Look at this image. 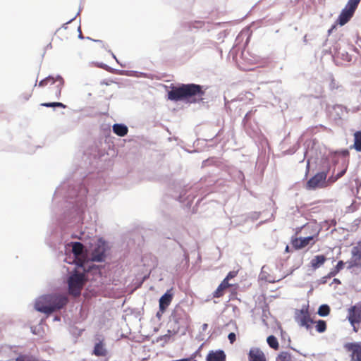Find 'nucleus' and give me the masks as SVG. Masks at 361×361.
<instances>
[{
	"label": "nucleus",
	"instance_id": "1",
	"mask_svg": "<svg viewBox=\"0 0 361 361\" xmlns=\"http://www.w3.org/2000/svg\"><path fill=\"white\" fill-rule=\"evenodd\" d=\"M204 92L200 85L193 83L182 84L178 87H172L171 90L168 92V99L171 101H180L185 100L189 102H195L198 97L199 99H202V96Z\"/></svg>",
	"mask_w": 361,
	"mask_h": 361
},
{
	"label": "nucleus",
	"instance_id": "2",
	"mask_svg": "<svg viewBox=\"0 0 361 361\" xmlns=\"http://www.w3.org/2000/svg\"><path fill=\"white\" fill-rule=\"evenodd\" d=\"M68 302L65 295L59 294H49L41 296L35 304V308L40 312L47 314L63 308Z\"/></svg>",
	"mask_w": 361,
	"mask_h": 361
},
{
	"label": "nucleus",
	"instance_id": "3",
	"mask_svg": "<svg viewBox=\"0 0 361 361\" xmlns=\"http://www.w3.org/2000/svg\"><path fill=\"white\" fill-rule=\"evenodd\" d=\"M85 282V273L75 270L68 280L69 293L75 297L80 295Z\"/></svg>",
	"mask_w": 361,
	"mask_h": 361
},
{
	"label": "nucleus",
	"instance_id": "4",
	"mask_svg": "<svg viewBox=\"0 0 361 361\" xmlns=\"http://www.w3.org/2000/svg\"><path fill=\"white\" fill-rule=\"evenodd\" d=\"M49 85V94L56 99H59L61 94V89L63 85V80L61 77L54 79L53 77H47L41 80L39 83V87H44Z\"/></svg>",
	"mask_w": 361,
	"mask_h": 361
},
{
	"label": "nucleus",
	"instance_id": "5",
	"mask_svg": "<svg viewBox=\"0 0 361 361\" xmlns=\"http://www.w3.org/2000/svg\"><path fill=\"white\" fill-rule=\"evenodd\" d=\"M347 319L353 327V331L357 333L361 324V302L351 305L347 310Z\"/></svg>",
	"mask_w": 361,
	"mask_h": 361
},
{
	"label": "nucleus",
	"instance_id": "6",
	"mask_svg": "<svg viewBox=\"0 0 361 361\" xmlns=\"http://www.w3.org/2000/svg\"><path fill=\"white\" fill-rule=\"evenodd\" d=\"M327 175L328 171L317 173L307 182L306 188L309 190H314L316 188H324L328 187V183H326Z\"/></svg>",
	"mask_w": 361,
	"mask_h": 361
},
{
	"label": "nucleus",
	"instance_id": "7",
	"mask_svg": "<svg viewBox=\"0 0 361 361\" xmlns=\"http://www.w3.org/2000/svg\"><path fill=\"white\" fill-rule=\"evenodd\" d=\"M295 319L300 326L305 327L307 330L310 329L314 323L307 308L297 310L295 313Z\"/></svg>",
	"mask_w": 361,
	"mask_h": 361
},
{
	"label": "nucleus",
	"instance_id": "8",
	"mask_svg": "<svg viewBox=\"0 0 361 361\" xmlns=\"http://www.w3.org/2000/svg\"><path fill=\"white\" fill-rule=\"evenodd\" d=\"M344 349L349 354L350 361H361V342L346 343Z\"/></svg>",
	"mask_w": 361,
	"mask_h": 361
},
{
	"label": "nucleus",
	"instance_id": "9",
	"mask_svg": "<svg viewBox=\"0 0 361 361\" xmlns=\"http://www.w3.org/2000/svg\"><path fill=\"white\" fill-rule=\"evenodd\" d=\"M318 234L305 238H293L291 245L295 250L302 249L307 245H313L317 240Z\"/></svg>",
	"mask_w": 361,
	"mask_h": 361
},
{
	"label": "nucleus",
	"instance_id": "10",
	"mask_svg": "<svg viewBox=\"0 0 361 361\" xmlns=\"http://www.w3.org/2000/svg\"><path fill=\"white\" fill-rule=\"evenodd\" d=\"M106 245L104 241L99 240L93 249L91 259L93 262H103L106 257Z\"/></svg>",
	"mask_w": 361,
	"mask_h": 361
},
{
	"label": "nucleus",
	"instance_id": "11",
	"mask_svg": "<svg viewBox=\"0 0 361 361\" xmlns=\"http://www.w3.org/2000/svg\"><path fill=\"white\" fill-rule=\"evenodd\" d=\"M352 256L347 262L348 268L361 267V245H357L352 248Z\"/></svg>",
	"mask_w": 361,
	"mask_h": 361
},
{
	"label": "nucleus",
	"instance_id": "12",
	"mask_svg": "<svg viewBox=\"0 0 361 361\" xmlns=\"http://www.w3.org/2000/svg\"><path fill=\"white\" fill-rule=\"evenodd\" d=\"M83 249L84 246L81 243L79 242H74L72 243V251L74 254L75 258L78 259L77 264L82 267L85 270V260L82 259L81 257H82L83 254Z\"/></svg>",
	"mask_w": 361,
	"mask_h": 361
},
{
	"label": "nucleus",
	"instance_id": "13",
	"mask_svg": "<svg viewBox=\"0 0 361 361\" xmlns=\"http://www.w3.org/2000/svg\"><path fill=\"white\" fill-rule=\"evenodd\" d=\"M248 361H267L264 353L258 348H252L248 353Z\"/></svg>",
	"mask_w": 361,
	"mask_h": 361
},
{
	"label": "nucleus",
	"instance_id": "14",
	"mask_svg": "<svg viewBox=\"0 0 361 361\" xmlns=\"http://www.w3.org/2000/svg\"><path fill=\"white\" fill-rule=\"evenodd\" d=\"M173 299V295L168 290L159 299V310L164 312L168 306L171 304Z\"/></svg>",
	"mask_w": 361,
	"mask_h": 361
},
{
	"label": "nucleus",
	"instance_id": "15",
	"mask_svg": "<svg viewBox=\"0 0 361 361\" xmlns=\"http://www.w3.org/2000/svg\"><path fill=\"white\" fill-rule=\"evenodd\" d=\"M207 361H226V355L223 350L210 351L206 357Z\"/></svg>",
	"mask_w": 361,
	"mask_h": 361
},
{
	"label": "nucleus",
	"instance_id": "16",
	"mask_svg": "<svg viewBox=\"0 0 361 361\" xmlns=\"http://www.w3.org/2000/svg\"><path fill=\"white\" fill-rule=\"evenodd\" d=\"M354 13L350 11V10L347 9L346 8H344L341 14L339 15L337 23L340 25H344L345 23H347L350 18L353 17Z\"/></svg>",
	"mask_w": 361,
	"mask_h": 361
},
{
	"label": "nucleus",
	"instance_id": "17",
	"mask_svg": "<svg viewBox=\"0 0 361 361\" xmlns=\"http://www.w3.org/2000/svg\"><path fill=\"white\" fill-rule=\"evenodd\" d=\"M108 351L105 348L103 341H100L94 345L92 354L97 357H105L107 355Z\"/></svg>",
	"mask_w": 361,
	"mask_h": 361
},
{
	"label": "nucleus",
	"instance_id": "18",
	"mask_svg": "<svg viewBox=\"0 0 361 361\" xmlns=\"http://www.w3.org/2000/svg\"><path fill=\"white\" fill-rule=\"evenodd\" d=\"M326 260L324 255H317L312 259L310 262L311 267L313 269H317L320 267Z\"/></svg>",
	"mask_w": 361,
	"mask_h": 361
},
{
	"label": "nucleus",
	"instance_id": "19",
	"mask_svg": "<svg viewBox=\"0 0 361 361\" xmlns=\"http://www.w3.org/2000/svg\"><path fill=\"white\" fill-rule=\"evenodd\" d=\"M113 131L117 135L123 137L127 135L128 130L127 126H126L125 125L114 124L113 126Z\"/></svg>",
	"mask_w": 361,
	"mask_h": 361
},
{
	"label": "nucleus",
	"instance_id": "20",
	"mask_svg": "<svg viewBox=\"0 0 361 361\" xmlns=\"http://www.w3.org/2000/svg\"><path fill=\"white\" fill-rule=\"evenodd\" d=\"M182 316H184L185 319L188 318V315L185 313L184 310L180 307L175 309L173 314V317L174 318L176 322L179 323V319Z\"/></svg>",
	"mask_w": 361,
	"mask_h": 361
},
{
	"label": "nucleus",
	"instance_id": "21",
	"mask_svg": "<svg viewBox=\"0 0 361 361\" xmlns=\"http://www.w3.org/2000/svg\"><path fill=\"white\" fill-rule=\"evenodd\" d=\"M344 267V262L343 261H339L336 266L332 269V270L328 274L327 278H331L335 276L341 269H343Z\"/></svg>",
	"mask_w": 361,
	"mask_h": 361
},
{
	"label": "nucleus",
	"instance_id": "22",
	"mask_svg": "<svg viewBox=\"0 0 361 361\" xmlns=\"http://www.w3.org/2000/svg\"><path fill=\"white\" fill-rule=\"evenodd\" d=\"M353 147L357 152H361V131H357L354 133Z\"/></svg>",
	"mask_w": 361,
	"mask_h": 361
},
{
	"label": "nucleus",
	"instance_id": "23",
	"mask_svg": "<svg viewBox=\"0 0 361 361\" xmlns=\"http://www.w3.org/2000/svg\"><path fill=\"white\" fill-rule=\"evenodd\" d=\"M278 361H293V355L286 351L280 353L277 357Z\"/></svg>",
	"mask_w": 361,
	"mask_h": 361
},
{
	"label": "nucleus",
	"instance_id": "24",
	"mask_svg": "<svg viewBox=\"0 0 361 361\" xmlns=\"http://www.w3.org/2000/svg\"><path fill=\"white\" fill-rule=\"evenodd\" d=\"M361 0H348L345 8L355 13Z\"/></svg>",
	"mask_w": 361,
	"mask_h": 361
},
{
	"label": "nucleus",
	"instance_id": "25",
	"mask_svg": "<svg viewBox=\"0 0 361 361\" xmlns=\"http://www.w3.org/2000/svg\"><path fill=\"white\" fill-rule=\"evenodd\" d=\"M267 341V343L269 344V345L271 348H273L274 350H277L279 348V342L274 336L271 335V336H268Z\"/></svg>",
	"mask_w": 361,
	"mask_h": 361
},
{
	"label": "nucleus",
	"instance_id": "26",
	"mask_svg": "<svg viewBox=\"0 0 361 361\" xmlns=\"http://www.w3.org/2000/svg\"><path fill=\"white\" fill-rule=\"evenodd\" d=\"M318 314L321 317H326L330 313V307L327 305H322L317 312Z\"/></svg>",
	"mask_w": 361,
	"mask_h": 361
},
{
	"label": "nucleus",
	"instance_id": "27",
	"mask_svg": "<svg viewBox=\"0 0 361 361\" xmlns=\"http://www.w3.org/2000/svg\"><path fill=\"white\" fill-rule=\"evenodd\" d=\"M316 330L319 333H323L326 330V323L324 320H319L316 322Z\"/></svg>",
	"mask_w": 361,
	"mask_h": 361
},
{
	"label": "nucleus",
	"instance_id": "28",
	"mask_svg": "<svg viewBox=\"0 0 361 361\" xmlns=\"http://www.w3.org/2000/svg\"><path fill=\"white\" fill-rule=\"evenodd\" d=\"M41 106H45V107H61L63 109H65L66 106L61 102H45L42 103Z\"/></svg>",
	"mask_w": 361,
	"mask_h": 361
},
{
	"label": "nucleus",
	"instance_id": "29",
	"mask_svg": "<svg viewBox=\"0 0 361 361\" xmlns=\"http://www.w3.org/2000/svg\"><path fill=\"white\" fill-rule=\"evenodd\" d=\"M226 290L224 287H222L221 285L218 286L216 290L214 292L213 296L214 298H220L224 295V291Z\"/></svg>",
	"mask_w": 361,
	"mask_h": 361
},
{
	"label": "nucleus",
	"instance_id": "30",
	"mask_svg": "<svg viewBox=\"0 0 361 361\" xmlns=\"http://www.w3.org/2000/svg\"><path fill=\"white\" fill-rule=\"evenodd\" d=\"M338 178L336 177V176H331L328 179H326V183H328V186L331 185L334 183H335Z\"/></svg>",
	"mask_w": 361,
	"mask_h": 361
},
{
	"label": "nucleus",
	"instance_id": "31",
	"mask_svg": "<svg viewBox=\"0 0 361 361\" xmlns=\"http://www.w3.org/2000/svg\"><path fill=\"white\" fill-rule=\"evenodd\" d=\"M32 94V91L31 90V91H30L28 92H25V93L22 94H21V97L25 101H27V100H28L31 97Z\"/></svg>",
	"mask_w": 361,
	"mask_h": 361
},
{
	"label": "nucleus",
	"instance_id": "32",
	"mask_svg": "<svg viewBox=\"0 0 361 361\" xmlns=\"http://www.w3.org/2000/svg\"><path fill=\"white\" fill-rule=\"evenodd\" d=\"M228 338L231 344H233L235 340H236V336L235 334L233 332H231L228 334Z\"/></svg>",
	"mask_w": 361,
	"mask_h": 361
},
{
	"label": "nucleus",
	"instance_id": "33",
	"mask_svg": "<svg viewBox=\"0 0 361 361\" xmlns=\"http://www.w3.org/2000/svg\"><path fill=\"white\" fill-rule=\"evenodd\" d=\"M220 285L224 287L225 289L229 288L231 286V284L228 283V280H226V278H225L222 282L220 283Z\"/></svg>",
	"mask_w": 361,
	"mask_h": 361
},
{
	"label": "nucleus",
	"instance_id": "34",
	"mask_svg": "<svg viewBox=\"0 0 361 361\" xmlns=\"http://www.w3.org/2000/svg\"><path fill=\"white\" fill-rule=\"evenodd\" d=\"M236 275H237V271H230L226 277V280L229 281L230 279L236 276Z\"/></svg>",
	"mask_w": 361,
	"mask_h": 361
},
{
	"label": "nucleus",
	"instance_id": "35",
	"mask_svg": "<svg viewBox=\"0 0 361 361\" xmlns=\"http://www.w3.org/2000/svg\"><path fill=\"white\" fill-rule=\"evenodd\" d=\"M345 172H346V169H344L338 173L336 176L339 179L340 178H341L345 173Z\"/></svg>",
	"mask_w": 361,
	"mask_h": 361
},
{
	"label": "nucleus",
	"instance_id": "36",
	"mask_svg": "<svg viewBox=\"0 0 361 361\" xmlns=\"http://www.w3.org/2000/svg\"><path fill=\"white\" fill-rule=\"evenodd\" d=\"M94 41L97 42H99L101 44V46H102L104 48H106V44L103 41H101V40H94Z\"/></svg>",
	"mask_w": 361,
	"mask_h": 361
},
{
	"label": "nucleus",
	"instance_id": "37",
	"mask_svg": "<svg viewBox=\"0 0 361 361\" xmlns=\"http://www.w3.org/2000/svg\"><path fill=\"white\" fill-rule=\"evenodd\" d=\"M334 283H337V284H340V283H341V281H340V280H339V279H334Z\"/></svg>",
	"mask_w": 361,
	"mask_h": 361
},
{
	"label": "nucleus",
	"instance_id": "38",
	"mask_svg": "<svg viewBox=\"0 0 361 361\" xmlns=\"http://www.w3.org/2000/svg\"><path fill=\"white\" fill-rule=\"evenodd\" d=\"M207 324H203V329L205 330V329H207Z\"/></svg>",
	"mask_w": 361,
	"mask_h": 361
},
{
	"label": "nucleus",
	"instance_id": "39",
	"mask_svg": "<svg viewBox=\"0 0 361 361\" xmlns=\"http://www.w3.org/2000/svg\"><path fill=\"white\" fill-rule=\"evenodd\" d=\"M79 37H80V38H81V39H82V38H83V37H82V33H81V32H80V35H79Z\"/></svg>",
	"mask_w": 361,
	"mask_h": 361
},
{
	"label": "nucleus",
	"instance_id": "40",
	"mask_svg": "<svg viewBox=\"0 0 361 361\" xmlns=\"http://www.w3.org/2000/svg\"><path fill=\"white\" fill-rule=\"evenodd\" d=\"M102 84H105V85H109V82H102Z\"/></svg>",
	"mask_w": 361,
	"mask_h": 361
},
{
	"label": "nucleus",
	"instance_id": "41",
	"mask_svg": "<svg viewBox=\"0 0 361 361\" xmlns=\"http://www.w3.org/2000/svg\"><path fill=\"white\" fill-rule=\"evenodd\" d=\"M286 250L288 251V246H286Z\"/></svg>",
	"mask_w": 361,
	"mask_h": 361
}]
</instances>
